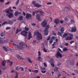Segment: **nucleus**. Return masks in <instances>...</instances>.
Segmentation results:
<instances>
[{"mask_svg":"<svg viewBox=\"0 0 78 78\" xmlns=\"http://www.w3.org/2000/svg\"><path fill=\"white\" fill-rule=\"evenodd\" d=\"M10 29H11V27H7L6 28V30H10Z\"/></svg>","mask_w":78,"mask_h":78,"instance_id":"47","label":"nucleus"},{"mask_svg":"<svg viewBox=\"0 0 78 78\" xmlns=\"http://www.w3.org/2000/svg\"><path fill=\"white\" fill-rule=\"evenodd\" d=\"M40 69H41L42 70H45V67L43 68V67H41L40 68Z\"/></svg>","mask_w":78,"mask_h":78,"instance_id":"41","label":"nucleus"},{"mask_svg":"<svg viewBox=\"0 0 78 78\" xmlns=\"http://www.w3.org/2000/svg\"><path fill=\"white\" fill-rule=\"evenodd\" d=\"M32 15L33 16H35V12L33 11L32 13Z\"/></svg>","mask_w":78,"mask_h":78,"instance_id":"55","label":"nucleus"},{"mask_svg":"<svg viewBox=\"0 0 78 78\" xmlns=\"http://www.w3.org/2000/svg\"><path fill=\"white\" fill-rule=\"evenodd\" d=\"M42 51H44V52H47V50L46 49H45V48H43L42 49Z\"/></svg>","mask_w":78,"mask_h":78,"instance_id":"38","label":"nucleus"},{"mask_svg":"<svg viewBox=\"0 0 78 78\" xmlns=\"http://www.w3.org/2000/svg\"><path fill=\"white\" fill-rule=\"evenodd\" d=\"M60 31L62 33H64V27H62L60 29Z\"/></svg>","mask_w":78,"mask_h":78,"instance_id":"20","label":"nucleus"},{"mask_svg":"<svg viewBox=\"0 0 78 78\" xmlns=\"http://www.w3.org/2000/svg\"><path fill=\"white\" fill-rule=\"evenodd\" d=\"M7 62L8 63H10V66H12V64L13 63V62H11L9 60L7 61Z\"/></svg>","mask_w":78,"mask_h":78,"instance_id":"26","label":"nucleus"},{"mask_svg":"<svg viewBox=\"0 0 78 78\" xmlns=\"http://www.w3.org/2000/svg\"><path fill=\"white\" fill-rule=\"evenodd\" d=\"M47 22L45 21H44L41 23V25L43 27H45V26L47 25Z\"/></svg>","mask_w":78,"mask_h":78,"instance_id":"10","label":"nucleus"},{"mask_svg":"<svg viewBox=\"0 0 78 78\" xmlns=\"http://www.w3.org/2000/svg\"><path fill=\"white\" fill-rule=\"evenodd\" d=\"M58 67H55L54 69V71L55 72H57L58 70Z\"/></svg>","mask_w":78,"mask_h":78,"instance_id":"24","label":"nucleus"},{"mask_svg":"<svg viewBox=\"0 0 78 78\" xmlns=\"http://www.w3.org/2000/svg\"><path fill=\"white\" fill-rule=\"evenodd\" d=\"M51 39H52L53 40H55V39H56V37H54V36H52L51 37Z\"/></svg>","mask_w":78,"mask_h":78,"instance_id":"42","label":"nucleus"},{"mask_svg":"<svg viewBox=\"0 0 78 78\" xmlns=\"http://www.w3.org/2000/svg\"><path fill=\"white\" fill-rule=\"evenodd\" d=\"M73 39V37H68V36L66 38V41H70V40H72Z\"/></svg>","mask_w":78,"mask_h":78,"instance_id":"16","label":"nucleus"},{"mask_svg":"<svg viewBox=\"0 0 78 78\" xmlns=\"http://www.w3.org/2000/svg\"><path fill=\"white\" fill-rule=\"evenodd\" d=\"M75 73H78V70H75Z\"/></svg>","mask_w":78,"mask_h":78,"instance_id":"64","label":"nucleus"},{"mask_svg":"<svg viewBox=\"0 0 78 78\" xmlns=\"http://www.w3.org/2000/svg\"><path fill=\"white\" fill-rule=\"evenodd\" d=\"M58 35L62 37V34L63 33H62V32L60 33L59 31H58Z\"/></svg>","mask_w":78,"mask_h":78,"instance_id":"29","label":"nucleus"},{"mask_svg":"<svg viewBox=\"0 0 78 78\" xmlns=\"http://www.w3.org/2000/svg\"><path fill=\"white\" fill-rule=\"evenodd\" d=\"M64 9L65 11H67L68 10H70V8L69 7H65L64 8Z\"/></svg>","mask_w":78,"mask_h":78,"instance_id":"27","label":"nucleus"},{"mask_svg":"<svg viewBox=\"0 0 78 78\" xmlns=\"http://www.w3.org/2000/svg\"><path fill=\"white\" fill-rule=\"evenodd\" d=\"M27 60L28 61V62H30V63H33V62L31 61V59H30V58H27Z\"/></svg>","mask_w":78,"mask_h":78,"instance_id":"31","label":"nucleus"},{"mask_svg":"<svg viewBox=\"0 0 78 78\" xmlns=\"http://www.w3.org/2000/svg\"><path fill=\"white\" fill-rule=\"evenodd\" d=\"M52 3L51 2H47V5H51Z\"/></svg>","mask_w":78,"mask_h":78,"instance_id":"57","label":"nucleus"},{"mask_svg":"<svg viewBox=\"0 0 78 78\" xmlns=\"http://www.w3.org/2000/svg\"><path fill=\"white\" fill-rule=\"evenodd\" d=\"M49 27L50 26L48 25H47L46 26V28L44 31V36H47L48 34V29Z\"/></svg>","mask_w":78,"mask_h":78,"instance_id":"2","label":"nucleus"},{"mask_svg":"<svg viewBox=\"0 0 78 78\" xmlns=\"http://www.w3.org/2000/svg\"><path fill=\"white\" fill-rule=\"evenodd\" d=\"M13 44L14 45H15V46H16L17 47V48H15L16 50H22L23 49V47H22V46H20V45H18V44H16L15 43H13Z\"/></svg>","mask_w":78,"mask_h":78,"instance_id":"4","label":"nucleus"},{"mask_svg":"<svg viewBox=\"0 0 78 78\" xmlns=\"http://www.w3.org/2000/svg\"><path fill=\"white\" fill-rule=\"evenodd\" d=\"M67 35H68V33L65 34L64 33L63 34V38H66L67 36Z\"/></svg>","mask_w":78,"mask_h":78,"instance_id":"23","label":"nucleus"},{"mask_svg":"<svg viewBox=\"0 0 78 78\" xmlns=\"http://www.w3.org/2000/svg\"><path fill=\"white\" fill-rule=\"evenodd\" d=\"M17 57L19 60H21V59L22 60H25V58H22L19 55H17Z\"/></svg>","mask_w":78,"mask_h":78,"instance_id":"12","label":"nucleus"},{"mask_svg":"<svg viewBox=\"0 0 78 78\" xmlns=\"http://www.w3.org/2000/svg\"><path fill=\"white\" fill-rule=\"evenodd\" d=\"M32 3L33 4L34 6L36 8H39V7H41L42 6V5L40 4L39 3H36V2L34 1H33Z\"/></svg>","mask_w":78,"mask_h":78,"instance_id":"3","label":"nucleus"},{"mask_svg":"<svg viewBox=\"0 0 78 78\" xmlns=\"http://www.w3.org/2000/svg\"><path fill=\"white\" fill-rule=\"evenodd\" d=\"M32 17L31 14L30 13H27L26 14V18L27 19H31Z\"/></svg>","mask_w":78,"mask_h":78,"instance_id":"6","label":"nucleus"},{"mask_svg":"<svg viewBox=\"0 0 78 78\" xmlns=\"http://www.w3.org/2000/svg\"><path fill=\"white\" fill-rule=\"evenodd\" d=\"M7 24L9 25H12L13 24V21L9 20L7 21Z\"/></svg>","mask_w":78,"mask_h":78,"instance_id":"17","label":"nucleus"},{"mask_svg":"<svg viewBox=\"0 0 78 78\" xmlns=\"http://www.w3.org/2000/svg\"><path fill=\"white\" fill-rule=\"evenodd\" d=\"M0 44H3V41L2 40L1 38H0Z\"/></svg>","mask_w":78,"mask_h":78,"instance_id":"39","label":"nucleus"},{"mask_svg":"<svg viewBox=\"0 0 78 78\" xmlns=\"http://www.w3.org/2000/svg\"><path fill=\"white\" fill-rule=\"evenodd\" d=\"M10 3V2H8L7 3H5V5H9Z\"/></svg>","mask_w":78,"mask_h":78,"instance_id":"59","label":"nucleus"},{"mask_svg":"<svg viewBox=\"0 0 78 78\" xmlns=\"http://www.w3.org/2000/svg\"><path fill=\"white\" fill-rule=\"evenodd\" d=\"M39 12L41 13V14H44V12L42 11H36L35 12V14H37V13L38 12Z\"/></svg>","mask_w":78,"mask_h":78,"instance_id":"18","label":"nucleus"},{"mask_svg":"<svg viewBox=\"0 0 78 78\" xmlns=\"http://www.w3.org/2000/svg\"><path fill=\"white\" fill-rule=\"evenodd\" d=\"M75 42V41H71L69 42L70 44H73V43H74Z\"/></svg>","mask_w":78,"mask_h":78,"instance_id":"51","label":"nucleus"},{"mask_svg":"<svg viewBox=\"0 0 78 78\" xmlns=\"http://www.w3.org/2000/svg\"><path fill=\"white\" fill-rule=\"evenodd\" d=\"M19 44L21 45V46H23V45H24V44L22 42H20Z\"/></svg>","mask_w":78,"mask_h":78,"instance_id":"35","label":"nucleus"},{"mask_svg":"<svg viewBox=\"0 0 78 78\" xmlns=\"http://www.w3.org/2000/svg\"><path fill=\"white\" fill-rule=\"evenodd\" d=\"M23 16H21L19 17V18L18 19V20H20V21H21V20H23Z\"/></svg>","mask_w":78,"mask_h":78,"instance_id":"22","label":"nucleus"},{"mask_svg":"<svg viewBox=\"0 0 78 78\" xmlns=\"http://www.w3.org/2000/svg\"><path fill=\"white\" fill-rule=\"evenodd\" d=\"M44 65V67H47V64H46V63L44 62L43 63Z\"/></svg>","mask_w":78,"mask_h":78,"instance_id":"62","label":"nucleus"},{"mask_svg":"<svg viewBox=\"0 0 78 78\" xmlns=\"http://www.w3.org/2000/svg\"><path fill=\"white\" fill-rule=\"evenodd\" d=\"M22 31V29H17L16 30V34H17V33H18V32H20V31Z\"/></svg>","mask_w":78,"mask_h":78,"instance_id":"19","label":"nucleus"},{"mask_svg":"<svg viewBox=\"0 0 78 78\" xmlns=\"http://www.w3.org/2000/svg\"><path fill=\"white\" fill-rule=\"evenodd\" d=\"M55 56L56 58H59V57L60 58H62V54L59 52L58 51L57 52V54H55Z\"/></svg>","mask_w":78,"mask_h":78,"instance_id":"5","label":"nucleus"},{"mask_svg":"<svg viewBox=\"0 0 78 78\" xmlns=\"http://www.w3.org/2000/svg\"><path fill=\"white\" fill-rule=\"evenodd\" d=\"M54 23H55L56 25H58L59 23V19H57L55 20L54 21Z\"/></svg>","mask_w":78,"mask_h":78,"instance_id":"13","label":"nucleus"},{"mask_svg":"<svg viewBox=\"0 0 78 78\" xmlns=\"http://www.w3.org/2000/svg\"><path fill=\"white\" fill-rule=\"evenodd\" d=\"M66 50H67V48H65L63 49V51H66Z\"/></svg>","mask_w":78,"mask_h":78,"instance_id":"50","label":"nucleus"},{"mask_svg":"<svg viewBox=\"0 0 78 78\" xmlns=\"http://www.w3.org/2000/svg\"><path fill=\"white\" fill-rule=\"evenodd\" d=\"M24 29H25V31H29V28L28 27H25L24 28Z\"/></svg>","mask_w":78,"mask_h":78,"instance_id":"33","label":"nucleus"},{"mask_svg":"<svg viewBox=\"0 0 78 78\" xmlns=\"http://www.w3.org/2000/svg\"><path fill=\"white\" fill-rule=\"evenodd\" d=\"M41 72L42 73H46V71H41Z\"/></svg>","mask_w":78,"mask_h":78,"instance_id":"46","label":"nucleus"},{"mask_svg":"<svg viewBox=\"0 0 78 78\" xmlns=\"http://www.w3.org/2000/svg\"><path fill=\"white\" fill-rule=\"evenodd\" d=\"M15 78H18V74H16V75L15 77Z\"/></svg>","mask_w":78,"mask_h":78,"instance_id":"63","label":"nucleus"},{"mask_svg":"<svg viewBox=\"0 0 78 78\" xmlns=\"http://www.w3.org/2000/svg\"><path fill=\"white\" fill-rule=\"evenodd\" d=\"M71 65H72V66H73V65H74V64H75V61H73L72 62H71Z\"/></svg>","mask_w":78,"mask_h":78,"instance_id":"40","label":"nucleus"},{"mask_svg":"<svg viewBox=\"0 0 78 78\" xmlns=\"http://www.w3.org/2000/svg\"><path fill=\"white\" fill-rule=\"evenodd\" d=\"M38 56H41V52L40 51H38Z\"/></svg>","mask_w":78,"mask_h":78,"instance_id":"56","label":"nucleus"},{"mask_svg":"<svg viewBox=\"0 0 78 78\" xmlns=\"http://www.w3.org/2000/svg\"><path fill=\"white\" fill-rule=\"evenodd\" d=\"M6 16L8 17L9 18H11L12 17H13V14L12 12H10L9 13H7Z\"/></svg>","mask_w":78,"mask_h":78,"instance_id":"8","label":"nucleus"},{"mask_svg":"<svg viewBox=\"0 0 78 78\" xmlns=\"http://www.w3.org/2000/svg\"><path fill=\"white\" fill-rule=\"evenodd\" d=\"M20 69H21L22 71H23L24 70L23 68L22 67H20Z\"/></svg>","mask_w":78,"mask_h":78,"instance_id":"52","label":"nucleus"},{"mask_svg":"<svg viewBox=\"0 0 78 78\" xmlns=\"http://www.w3.org/2000/svg\"><path fill=\"white\" fill-rule=\"evenodd\" d=\"M5 24H8V22L7 21H5L3 22V23L2 24V25H5Z\"/></svg>","mask_w":78,"mask_h":78,"instance_id":"37","label":"nucleus"},{"mask_svg":"<svg viewBox=\"0 0 78 78\" xmlns=\"http://www.w3.org/2000/svg\"><path fill=\"white\" fill-rule=\"evenodd\" d=\"M76 31V27H73L71 28V32L74 33Z\"/></svg>","mask_w":78,"mask_h":78,"instance_id":"9","label":"nucleus"},{"mask_svg":"<svg viewBox=\"0 0 78 78\" xmlns=\"http://www.w3.org/2000/svg\"><path fill=\"white\" fill-rule=\"evenodd\" d=\"M34 35L36 36L37 39L38 41L42 39V35L39 32H35L34 33Z\"/></svg>","mask_w":78,"mask_h":78,"instance_id":"1","label":"nucleus"},{"mask_svg":"<svg viewBox=\"0 0 78 78\" xmlns=\"http://www.w3.org/2000/svg\"><path fill=\"white\" fill-rule=\"evenodd\" d=\"M19 0H18L16 3V5H17L19 4Z\"/></svg>","mask_w":78,"mask_h":78,"instance_id":"45","label":"nucleus"},{"mask_svg":"<svg viewBox=\"0 0 78 78\" xmlns=\"http://www.w3.org/2000/svg\"><path fill=\"white\" fill-rule=\"evenodd\" d=\"M38 70H33L32 71V72H35V73H38Z\"/></svg>","mask_w":78,"mask_h":78,"instance_id":"36","label":"nucleus"},{"mask_svg":"<svg viewBox=\"0 0 78 78\" xmlns=\"http://www.w3.org/2000/svg\"><path fill=\"white\" fill-rule=\"evenodd\" d=\"M31 38H32V36H31V32H29V35H28V38H27V39L28 40H30Z\"/></svg>","mask_w":78,"mask_h":78,"instance_id":"15","label":"nucleus"},{"mask_svg":"<svg viewBox=\"0 0 78 78\" xmlns=\"http://www.w3.org/2000/svg\"><path fill=\"white\" fill-rule=\"evenodd\" d=\"M51 66H52L53 67H55V64H54V63H51Z\"/></svg>","mask_w":78,"mask_h":78,"instance_id":"49","label":"nucleus"},{"mask_svg":"<svg viewBox=\"0 0 78 78\" xmlns=\"http://www.w3.org/2000/svg\"><path fill=\"white\" fill-rule=\"evenodd\" d=\"M64 19L65 21H66L67 22L68 21V18H67L65 17V18Z\"/></svg>","mask_w":78,"mask_h":78,"instance_id":"53","label":"nucleus"},{"mask_svg":"<svg viewBox=\"0 0 78 78\" xmlns=\"http://www.w3.org/2000/svg\"><path fill=\"white\" fill-rule=\"evenodd\" d=\"M55 62V61H54V59L53 58H51V60L50 61V64H52Z\"/></svg>","mask_w":78,"mask_h":78,"instance_id":"21","label":"nucleus"},{"mask_svg":"<svg viewBox=\"0 0 78 78\" xmlns=\"http://www.w3.org/2000/svg\"><path fill=\"white\" fill-rule=\"evenodd\" d=\"M1 64L3 66H5L6 65V62L5 61H3L1 63Z\"/></svg>","mask_w":78,"mask_h":78,"instance_id":"25","label":"nucleus"},{"mask_svg":"<svg viewBox=\"0 0 78 78\" xmlns=\"http://www.w3.org/2000/svg\"><path fill=\"white\" fill-rule=\"evenodd\" d=\"M20 15V14H22V13H21V12H19L18 11H16L15 12V16H18V15Z\"/></svg>","mask_w":78,"mask_h":78,"instance_id":"14","label":"nucleus"},{"mask_svg":"<svg viewBox=\"0 0 78 78\" xmlns=\"http://www.w3.org/2000/svg\"><path fill=\"white\" fill-rule=\"evenodd\" d=\"M60 22L61 23H64V21L62 20H61L60 21Z\"/></svg>","mask_w":78,"mask_h":78,"instance_id":"58","label":"nucleus"},{"mask_svg":"<svg viewBox=\"0 0 78 78\" xmlns=\"http://www.w3.org/2000/svg\"><path fill=\"white\" fill-rule=\"evenodd\" d=\"M37 59L39 61H42V58L40 56Z\"/></svg>","mask_w":78,"mask_h":78,"instance_id":"28","label":"nucleus"},{"mask_svg":"<svg viewBox=\"0 0 78 78\" xmlns=\"http://www.w3.org/2000/svg\"><path fill=\"white\" fill-rule=\"evenodd\" d=\"M58 50L60 51V52H61V53H63V52L61 51V49L60 48H58Z\"/></svg>","mask_w":78,"mask_h":78,"instance_id":"60","label":"nucleus"},{"mask_svg":"<svg viewBox=\"0 0 78 78\" xmlns=\"http://www.w3.org/2000/svg\"><path fill=\"white\" fill-rule=\"evenodd\" d=\"M69 37H73V35H72V34H69Z\"/></svg>","mask_w":78,"mask_h":78,"instance_id":"44","label":"nucleus"},{"mask_svg":"<svg viewBox=\"0 0 78 78\" xmlns=\"http://www.w3.org/2000/svg\"><path fill=\"white\" fill-rule=\"evenodd\" d=\"M53 41L52 40V39H51L49 41V43L50 44H52V42H53Z\"/></svg>","mask_w":78,"mask_h":78,"instance_id":"43","label":"nucleus"},{"mask_svg":"<svg viewBox=\"0 0 78 78\" xmlns=\"http://www.w3.org/2000/svg\"><path fill=\"white\" fill-rule=\"evenodd\" d=\"M16 70H19V66H17L16 68Z\"/></svg>","mask_w":78,"mask_h":78,"instance_id":"48","label":"nucleus"},{"mask_svg":"<svg viewBox=\"0 0 78 78\" xmlns=\"http://www.w3.org/2000/svg\"><path fill=\"white\" fill-rule=\"evenodd\" d=\"M27 33H28V32L25 31H23L21 32V34L24 36L25 37H27Z\"/></svg>","mask_w":78,"mask_h":78,"instance_id":"7","label":"nucleus"},{"mask_svg":"<svg viewBox=\"0 0 78 78\" xmlns=\"http://www.w3.org/2000/svg\"><path fill=\"white\" fill-rule=\"evenodd\" d=\"M5 35V33L4 32L0 34V36H2V37L4 36Z\"/></svg>","mask_w":78,"mask_h":78,"instance_id":"30","label":"nucleus"},{"mask_svg":"<svg viewBox=\"0 0 78 78\" xmlns=\"http://www.w3.org/2000/svg\"><path fill=\"white\" fill-rule=\"evenodd\" d=\"M40 14H37L36 15L37 19L38 21H41V19H40Z\"/></svg>","mask_w":78,"mask_h":78,"instance_id":"11","label":"nucleus"},{"mask_svg":"<svg viewBox=\"0 0 78 78\" xmlns=\"http://www.w3.org/2000/svg\"><path fill=\"white\" fill-rule=\"evenodd\" d=\"M50 39V36H49L48 38L47 39V41H49Z\"/></svg>","mask_w":78,"mask_h":78,"instance_id":"54","label":"nucleus"},{"mask_svg":"<svg viewBox=\"0 0 78 78\" xmlns=\"http://www.w3.org/2000/svg\"><path fill=\"white\" fill-rule=\"evenodd\" d=\"M74 22V20H73L72 19L71 20V23H73Z\"/></svg>","mask_w":78,"mask_h":78,"instance_id":"61","label":"nucleus"},{"mask_svg":"<svg viewBox=\"0 0 78 78\" xmlns=\"http://www.w3.org/2000/svg\"><path fill=\"white\" fill-rule=\"evenodd\" d=\"M5 11L6 13H7V14H9V13L10 12L9 9L5 10Z\"/></svg>","mask_w":78,"mask_h":78,"instance_id":"32","label":"nucleus"},{"mask_svg":"<svg viewBox=\"0 0 78 78\" xmlns=\"http://www.w3.org/2000/svg\"><path fill=\"white\" fill-rule=\"evenodd\" d=\"M3 49L5 50V51H8V49H7V48L5 46H4L3 47Z\"/></svg>","mask_w":78,"mask_h":78,"instance_id":"34","label":"nucleus"}]
</instances>
